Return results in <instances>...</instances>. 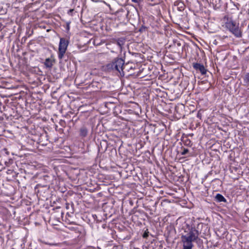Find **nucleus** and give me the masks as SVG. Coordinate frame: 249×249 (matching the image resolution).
<instances>
[{"label": "nucleus", "instance_id": "nucleus-18", "mask_svg": "<svg viewBox=\"0 0 249 249\" xmlns=\"http://www.w3.org/2000/svg\"><path fill=\"white\" fill-rule=\"evenodd\" d=\"M48 178H49V177L48 176H47V175L43 176V179L45 180H47Z\"/></svg>", "mask_w": 249, "mask_h": 249}, {"label": "nucleus", "instance_id": "nucleus-6", "mask_svg": "<svg viewBox=\"0 0 249 249\" xmlns=\"http://www.w3.org/2000/svg\"><path fill=\"white\" fill-rule=\"evenodd\" d=\"M135 64L132 63H127L125 64H124L123 67V72L125 74L126 71L130 72V71L133 70L134 68Z\"/></svg>", "mask_w": 249, "mask_h": 249}, {"label": "nucleus", "instance_id": "nucleus-21", "mask_svg": "<svg viewBox=\"0 0 249 249\" xmlns=\"http://www.w3.org/2000/svg\"><path fill=\"white\" fill-rule=\"evenodd\" d=\"M177 45L178 46H180V43H177Z\"/></svg>", "mask_w": 249, "mask_h": 249}, {"label": "nucleus", "instance_id": "nucleus-13", "mask_svg": "<svg viewBox=\"0 0 249 249\" xmlns=\"http://www.w3.org/2000/svg\"><path fill=\"white\" fill-rule=\"evenodd\" d=\"M244 81L245 83L249 84V73L245 74L244 77Z\"/></svg>", "mask_w": 249, "mask_h": 249}, {"label": "nucleus", "instance_id": "nucleus-2", "mask_svg": "<svg viewBox=\"0 0 249 249\" xmlns=\"http://www.w3.org/2000/svg\"><path fill=\"white\" fill-rule=\"evenodd\" d=\"M124 61L119 57L115 58L111 62L107 64L105 67V70L107 71H113L119 75L124 76L123 72V67Z\"/></svg>", "mask_w": 249, "mask_h": 249}, {"label": "nucleus", "instance_id": "nucleus-23", "mask_svg": "<svg viewBox=\"0 0 249 249\" xmlns=\"http://www.w3.org/2000/svg\"><path fill=\"white\" fill-rule=\"evenodd\" d=\"M45 244H48V243H45ZM49 245H51V244H49Z\"/></svg>", "mask_w": 249, "mask_h": 249}, {"label": "nucleus", "instance_id": "nucleus-14", "mask_svg": "<svg viewBox=\"0 0 249 249\" xmlns=\"http://www.w3.org/2000/svg\"><path fill=\"white\" fill-rule=\"evenodd\" d=\"M189 152V150L187 148H183L182 151L181 152V155H185Z\"/></svg>", "mask_w": 249, "mask_h": 249}, {"label": "nucleus", "instance_id": "nucleus-8", "mask_svg": "<svg viewBox=\"0 0 249 249\" xmlns=\"http://www.w3.org/2000/svg\"><path fill=\"white\" fill-rule=\"evenodd\" d=\"M54 62V60L50 58H48L45 59L44 64L46 68H51L53 66V64Z\"/></svg>", "mask_w": 249, "mask_h": 249}, {"label": "nucleus", "instance_id": "nucleus-7", "mask_svg": "<svg viewBox=\"0 0 249 249\" xmlns=\"http://www.w3.org/2000/svg\"><path fill=\"white\" fill-rule=\"evenodd\" d=\"M88 133V129L85 126H82L79 130V135L82 138L86 137Z\"/></svg>", "mask_w": 249, "mask_h": 249}, {"label": "nucleus", "instance_id": "nucleus-12", "mask_svg": "<svg viewBox=\"0 0 249 249\" xmlns=\"http://www.w3.org/2000/svg\"><path fill=\"white\" fill-rule=\"evenodd\" d=\"M124 39L122 38L118 39L116 42V44L120 47L121 49H122V47L123 45H124Z\"/></svg>", "mask_w": 249, "mask_h": 249}, {"label": "nucleus", "instance_id": "nucleus-19", "mask_svg": "<svg viewBox=\"0 0 249 249\" xmlns=\"http://www.w3.org/2000/svg\"><path fill=\"white\" fill-rule=\"evenodd\" d=\"M132 1L134 2H135V3H139L141 0H131Z\"/></svg>", "mask_w": 249, "mask_h": 249}, {"label": "nucleus", "instance_id": "nucleus-16", "mask_svg": "<svg viewBox=\"0 0 249 249\" xmlns=\"http://www.w3.org/2000/svg\"><path fill=\"white\" fill-rule=\"evenodd\" d=\"M143 237L144 238H147L148 236V232L145 231L142 235Z\"/></svg>", "mask_w": 249, "mask_h": 249}, {"label": "nucleus", "instance_id": "nucleus-10", "mask_svg": "<svg viewBox=\"0 0 249 249\" xmlns=\"http://www.w3.org/2000/svg\"><path fill=\"white\" fill-rule=\"evenodd\" d=\"M215 199L216 201L218 202H226V199L225 198V197L220 194H217L215 196Z\"/></svg>", "mask_w": 249, "mask_h": 249}, {"label": "nucleus", "instance_id": "nucleus-9", "mask_svg": "<svg viewBox=\"0 0 249 249\" xmlns=\"http://www.w3.org/2000/svg\"><path fill=\"white\" fill-rule=\"evenodd\" d=\"M175 5L177 6L179 11H182L184 9V4L180 0H177L175 2Z\"/></svg>", "mask_w": 249, "mask_h": 249}, {"label": "nucleus", "instance_id": "nucleus-4", "mask_svg": "<svg viewBox=\"0 0 249 249\" xmlns=\"http://www.w3.org/2000/svg\"><path fill=\"white\" fill-rule=\"evenodd\" d=\"M69 41L64 38H61L58 48V57L59 59H62L67 49Z\"/></svg>", "mask_w": 249, "mask_h": 249}, {"label": "nucleus", "instance_id": "nucleus-5", "mask_svg": "<svg viewBox=\"0 0 249 249\" xmlns=\"http://www.w3.org/2000/svg\"><path fill=\"white\" fill-rule=\"evenodd\" d=\"M193 68L196 71H199L202 75L205 74L207 72V70L205 68L203 65L200 63H193Z\"/></svg>", "mask_w": 249, "mask_h": 249}, {"label": "nucleus", "instance_id": "nucleus-17", "mask_svg": "<svg viewBox=\"0 0 249 249\" xmlns=\"http://www.w3.org/2000/svg\"><path fill=\"white\" fill-rule=\"evenodd\" d=\"M73 11H74L73 9H71L69 10V11L68 12V14L69 15H72V13L73 12Z\"/></svg>", "mask_w": 249, "mask_h": 249}, {"label": "nucleus", "instance_id": "nucleus-1", "mask_svg": "<svg viewBox=\"0 0 249 249\" xmlns=\"http://www.w3.org/2000/svg\"><path fill=\"white\" fill-rule=\"evenodd\" d=\"M198 231L195 227H188V231L185 230L181 236L183 244L182 249H192L193 242L198 238Z\"/></svg>", "mask_w": 249, "mask_h": 249}, {"label": "nucleus", "instance_id": "nucleus-3", "mask_svg": "<svg viewBox=\"0 0 249 249\" xmlns=\"http://www.w3.org/2000/svg\"><path fill=\"white\" fill-rule=\"evenodd\" d=\"M226 29L229 30L236 38L242 37V31L241 27H239L235 21L227 23Z\"/></svg>", "mask_w": 249, "mask_h": 249}, {"label": "nucleus", "instance_id": "nucleus-15", "mask_svg": "<svg viewBox=\"0 0 249 249\" xmlns=\"http://www.w3.org/2000/svg\"><path fill=\"white\" fill-rule=\"evenodd\" d=\"M184 143L186 145H187V146H191L192 145V142L191 141L189 140V139H187L185 142H184Z\"/></svg>", "mask_w": 249, "mask_h": 249}, {"label": "nucleus", "instance_id": "nucleus-22", "mask_svg": "<svg viewBox=\"0 0 249 249\" xmlns=\"http://www.w3.org/2000/svg\"><path fill=\"white\" fill-rule=\"evenodd\" d=\"M128 12H127V13L125 14V15H126H126H128Z\"/></svg>", "mask_w": 249, "mask_h": 249}, {"label": "nucleus", "instance_id": "nucleus-20", "mask_svg": "<svg viewBox=\"0 0 249 249\" xmlns=\"http://www.w3.org/2000/svg\"><path fill=\"white\" fill-rule=\"evenodd\" d=\"M197 117H200V115L199 113H197Z\"/></svg>", "mask_w": 249, "mask_h": 249}, {"label": "nucleus", "instance_id": "nucleus-11", "mask_svg": "<svg viewBox=\"0 0 249 249\" xmlns=\"http://www.w3.org/2000/svg\"><path fill=\"white\" fill-rule=\"evenodd\" d=\"M223 20L225 24L226 27H227V23L234 21L231 18H229V17L228 15H225L223 17Z\"/></svg>", "mask_w": 249, "mask_h": 249}]
</instances>
